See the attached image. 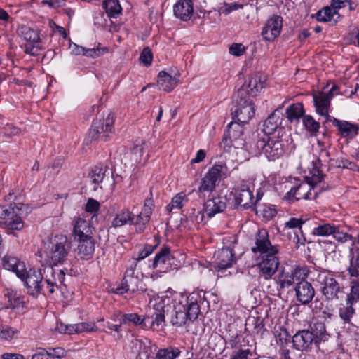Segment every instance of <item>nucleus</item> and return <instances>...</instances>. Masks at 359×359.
<instances>
[{
    "mask_svg": "<svg viewBox=\"0 0 359 359\" xmlns=\"http://www.w3.org/2000/svg\"><path fill=\"white\" fill-rule=\"evenodd\" d=\"M291 271L292 272V275L295 279V280L299 282L302 280H306L309 273V269L307 266H297L295 267H290Z\"/></svg>",
    "mask_w": 359,
    "mask_h": 359,
    "instance_id": "864d4df0",
    "label": "nucleus"
},
{
    "mask_svg": "<svg viewBox=\"0 0 359 359\" xmlns=\"http://www.w3.org/2000/svg\"><path fill=\"white\" fill-rule=\"evenodd\" d=\"M102 7L109 18H117L122 11L118 0H104Z\"/></svg>",
    "mask_w": 359,
    "mask_h": 359,
    "instance_id": "37998d69",
    "label": "nucleus"
},
{
    "mask_svg": "<svg viewBox=\"0 0 359 359\" xmlns=\"http://www.w3.org/2000/svg\"><path fill=\"white\" fill-rule=\"evenodd\" d=\"M265 81V76L260 73L249 76L246 82L238 89L237 96H256L264 88Z\"/></svg>",
    "mask_w": 359,
    "mask_h": 359,
    "instance_id": "4468645a",
    "label": "nucleus"
},
{
    "mask_svg": "<svg viewBox=\"0 0 359 359\" xmlns=\"http://www.w3.org/2000/svg\"><path fill=\"white\" fill-rule=\"evenodd\" d=\"M310 333L315 337V341L319 344L321 341L328 340L329 334L326 332L325 325L322 322H316L311 326Z\"/></svg>",
    "mask_w": 359,
    "mask_h": 359,
    "instance_id": "79ce46f5",
    "label": "nucleus"
},
{
    "mask_svg": "<svg viewBox=\"0 0 359 359\" xmlns=\"http://www.w3.org/2000/svg\"><path fill=\"white\" fill-rule=\"evenodd\" d=\"M297 300L303 305H307L313 300L316 292L312 284L306 280L298 282L294 287Z\"/></svg>",
    "mask_w": 359,
    "mask_h": 359,
    "instance_id": "412c9836",
    "label": "nucleus"
},
{
    "mask_svg": "<svg viewBox=\"0 0 359 359\" xmlns=\"http://www.w3.org/2000/svg\"><path fill=\"white\" fill-rule=\"evenodd\" d=\"M346 3H348L351 11L354 10L356 7V4L352 0H332L331 6L339 10L344 7Z\"/></svg>",
    "mask_w": 359,
    "mask_h": 359,
    "instance_id": "680f3d73",
    "label": "nucleus"
},
{
    "mask_svg": "<svg viewBox=\"0 0 359 359\" xmlns=\"http://www.w3.org/2000/svg\"><path fill=\"white\" fill-rule=\"evenodd\" d=\"M72 224V236L75 241L93 238L95 229L89 222L80 217H74Z\"/></svg>",
    "mask_w": 359,
    "mask_h": 359,
    "instance_id": "f3484780",
    "label": "nucleus"
},
{
    "mask_svg": "<svg viewBox=\"0 0 359 359\" xmlns=\"http://www.w3.org/2000/svg\"><path fill=\"white\" fill-rule=\"evenodd\" d=\"M278 247L273 245L269 238V233L266 229H259L255 236V246L252 248L255 253L259 252L262 255L271 253V248Z\"/></svg>",
    "mask_w": 359,
    "mask_h": 359,
    "instance_id": "a878e982",
    "label": "nucleus"
},
{
    "mask_svg": "<svg viewBox=\"0 0 359 359\" xmlns=\"http://www.w3.org/2000/svg\"><path fill=\"white\" fill-rule=\"evenodd\" d=\"M292 344L294 348L301 351H308L311 350L313 346H318L315 341V337L310 333L309 330L298 331L292 337Z\"/></svg>",
    "mask_w": 359,
    "mask_h": 359,
    "instance_id": "a211bd4d",
    "label": "nucleus"
},
{
    "mask_svg": "<svg viewBox=\"0 0 359 359\" xmlns=\"http://www.w3.org/2000/svg\"><path fill=\"white\" fill-rule=\"evenodd\" d=\"M203 302V298L197 292H193L187 296L182 305L185 307L189 321L196 320L200 313V304Z\"/></svg>",
    "mask_w": 359,
    "mask_h": 359,
    "instance_id": "b1692460",
    "label": "nucleus"
},
{
    "mask_svg": "<svg viewBox=\"0 0 359 359\" xmlns=\"http://www.w3.org/2000/svg\"><path fill=\"white\" fill-rule=\"evenodd\" d=\"M328 120L337 128L340 135L344 137L354 138L358 133L359 127L356 124L346 121L339 120L334 117L329 116Z\"/></svg>",
    "mask_w": 359,
    "mask_h": 359,
    "instance_id": "c85d7f7f",
    "label": "nucleus"
},
{
    "mask_svg": "<svg viewBox=\"0 0 359 359\" xmlns=\"http://www.w3.org/2000/svg\"><path fill=\"white\" fill-rule=\"evenodd\" d=\"M249 149L253 156L263 154L269 161H275L283 156L286 144L278 133L277 135H263L252 144Z\"/></svg>",
    "mask_w": 359,
    "mask_h": 359,
    "instance_id": "f03ea898",
    "label": "nucleus"
},
{
    "mask_svg": "<svg viewBox=\"0 0 359 359\" xmlns=\"http://www.w3.org/2000/svg\"><path fill=\"white\" fill-rule=\"evenodd\" d=\"M1 261L5 269L14 272L18 278L24 277L23 272L26 271V267L23 262L15 257L8 255H5Z\"/></svg>",
    "mask_w": 359,
    "mask_h": 359,
    "instance_id": "2f4dec72",
    "label": "nucleus"
},
{
    "mask_svg": "<svg viewBox=\"0 0 359 359\" xmlns=\"http://www.w3.org/2000/svg\"><path fill=\"white\" fill-rule=\"evenodd\" d=\"M231 194L233 195L234 205L247 209L255 205V197L250 184L241 183L233 189Z\"/></svg>",
    "mask_w": 359,
    "mask_h": 359,
    "instance_id": "9b49d317",
    "label": "nucleus"
},
{
    "mask_svg": "<svg viewBox=\"0 0 359 359\" xmlns=\"http://www.w3.org/2000/svg\"><path fill=\"white\" fill-rule=\"evenodd\" d=\"M178 263L175 257L170 253L169 247L165 246L156 255L151 267L159 271L166 272L167 271L176 269Z\"/></svg>",
    "mask_w": 359,
    "mask_h": 359,
    "instance_id": "f8f14e48",
    "label": "nucleus"
},
{
    "mask_svg": "<svg viewBox=\"0 0 359 359\" xmlns=\"http://www.w3.org/2000/svg\"><path fill=\"white\" fill-rule=\"evenodd\" d=\"M222 168L220 164H215L202 178L198 192H196L200 197H201V195L205 197V192L211 193L215 190L217 182L221 177Z\"/></svg>",
    "mask_w": 359,
    "mask_h": 359,
    "instance_id": "ddd939ff",
    "label": "nucleus"
},
{
    "mask_svg": "<svg viewBox=\"0 0 359 359\" xmlns=\"http://www.w3.org/2000/svg\"><path fill=\"white\" fill-rule=\"evenodd\" d=\"M249 355H252L250 349H240L231 354V359H248Z\"/></svg>",
    "mask_w": 359,
    "mask_h": 359,
    "instance_id": "338daca9",
    "label": "nucleus"
},
{
    "mask_svg": "<svg viewBox=\"0 0 359 359\" xmlns=\"http://www.w3.org/2000/svg\"><path fill=\"white\" fill-rule=\"evenodd\" d=\"M114 123V115L109 114L104 120H94L89 130V137L91 140L106 142L109 140L110 134L113 133Z\"/></svg>",
    "mask_w": 359,
    "mask_h": 359,
    "instance_id": "9d476101",
    "label": "nucleus"
},
{
    "mask_svg": "<svg viewBox=\"0 0 359 359\" xmlns=\"http://www.w3.org/2000/svg\"><path fill=\"white\" fill-rule=\"evenodd\" d=\"M335 225L330 223L318 224L312 229L311 234L317 236H329L334 232Z\"/></svg>",
    "mask_w": 359,
    "mask_h": 359,
    "instance_id": "09e8293b",
    "label": "nucleus"
},
{
    "mask_svg": "<svg viewBox=\"0 0 359 359\" xmlns=\"http://www.w3.org/2000/svg\"><path fill=\"white\" fill-rule=\"evenodd\" d=\"M48 352V356L54 359H61L62 357L65 356V351L61 347L57 348H46Z\"/></svg>",
    "mask_w": 359,
    "mask_h": 359,
    "instance_id": "052dcab7",
    "label": "nucleus"
},
{
    "mask_svg": "<svg viewBox=\"0 0 359 359\" xmlns=\"http://www.w3.org/2000/svg\"><path fill=\"white\" fill-rule=\"evenodd\" d=\"M1 331V340H11L15 334L18 333V330L4 325H2Z\"/></svg>",
    "mask_w": 359,
    "mask_h": 359,
    "instance_id": "13d9d810",
    "label": "nucleus"
},
{
    "mask_svg": "<svg viewBox=\"0 0 359 359\" xmlns=\"http://www.w3.org/2000/svg\"><path fill=\"white\" fill-rule=\"evenodd\" d=\"M320 160L313 161L312 168L309 169V174L305 177L306 182L293 187L287 191L284 198L290 202L301 199H316L319 194L327 189V186L320 185V182L325 176L319 169Z\"/></svg>",
    "mask_w": 359,
    "mask_h": 359,
    "instance_id": "f257e3e1",
    "label": "nucleus"
},
{
    "mask_svg": "<svg viewBox=\"0 0 359 359\" xmlns=\"http://www.w3.org/2000/svg\"><path fill=\"white\" fill-rule=\"evenodd\" d=\"M168 298L170 299V302L168 304V311H165L164 315L165 313L168 315L170 311V323L172 325L176 327H181L189 320L185 307L182 305V301L175 303L173 302L172 299ZM165 310H167V306L165 308Z\"/></svg>",
    "mask_w": 359,
    "mask_h": 359,
    "instance_id": "dca6fc26",
    "label": "nucleus"
},
{
    "mask_svg": "<svg viewBox=\"0 0 359 359\" xmlns=\"http://www.w3.org/2000/svg\"><path fill=\"white\" fill-rule=\"evenodd\" d=\"M55 330L59 333L73 334L83 332H95L97 328L95 323H80L73 325H65L61 322L57 323Z\"/></svg>",
    "mask_w": 359,
    "mask_h": 359,
    "instance_id": "4be33fe9",
    "label": "nucleus"
},
{
    "mask_svg": "<svg viewBox=\"0 0 359 359\" xmlns=\"http://www.w3.org/2000/svg\"><path fill=\"white\" fill-rule=\"evenodd\" d=\"M348 271L351 276L359 277V255L351 259Z\"/></svg>",
    "mask_w": 359,
    "mask_h": 359,
    "instance_id": "bf43d9fd",
    "label": "nucleus"
},
{
    "mask_svg": "<svg viewBox=\"0 0 359 359\" xmlns=\"http://www.w3.org/2000/svg\"><path fill=\"white\" fill-rule=\"evenodd\" d=\"M173 11L177 18L183 21L189 20L194 13L192 0H178L174 5Z\"/></svg>",
    "mask_w": 359,
    "mask_h": 359,
    "instance_id": "7c9ffc66",
    "label": "nucleus"
},
{
    "mask_svg": "<svg viewBox=\"0 0 359 359\" xmlns=\"http://www.w3.org/2000/svg\"><path fill=\"white\" fill-rule=\"evenodd\" d=\"M154 203L150 198L146 199L144 207L139 215L136 217L133 224L135 226V231L138 233L144 231L146 226L149 224L153 211Z\"/></svg>",
    "mask_w": 359,
    "mask_h": 359,
    "instance_id": "5701e85b",
    "label": "nucleus"
},
{
    "mask_svg": "<svg viewBox=\"0 0 359 359\" xmlns=\"http://www.w3.org/2000/svg\"><path fill=\"white\" fill-rule=\"evenodd\" d=\"M279 120L280 118L276 114V111L270 114L264 122V135H276L274 133L276 131L279 124L280 123Z\"/></svg>",
    "mask_w": 359,
    "mask_h": 359,
    "instance_id": "ea45409f",
    "label": "nucleus"
},
{
    "mask_svg": "<svg viewBox=\"0 0 359 359\" xmlns=\"http://www.w3.org/2000/svg\"><path fill=\"white\" fill-rule=\"evenodd\" d=\"M24 277L20 278L25 284L29 294L37 297L40 294H46V282H43V276L40 270L29 269L23 272Z\"/></svg>",
    "mask_w": 359,
    "mask_h": 359,
    "instance_id": "0eeeda50",
    "label": "nucleus"
},
{
    "mask_svg": "<svg viewBox=\"0 0 359 359\" xmlns=\"http://www.w3.org/2000/svg\"><path fill=\"white\" fill-rule=\"evenodd\" d=\"M69 49L70 53L72 55H83L92 58L100 57L108 52V48L107 47H100V43L97 44L96 48H86L74 43H70Z\"/></svg>",
    "mask_w": 359,
    "mask_h": 359,
    "instance_id": "bb28decb",
    "label": "nucleus"
},
{
    "mask_svg": "<svg viewBox=\"0 0 359 359\" xmlns=\"http://www.w3.org/2000/svg\"><path fill=\"white\" fill-rule=\"evenodd\" d=\"M50 269L51 273L53 275V279L46 278L45 280V282L46 284L48 292L49 294H53L55 292V288H59L58 283H60V284H62L64 283L65 273L64 272L63 270L56 271L53 270L52 267L50 268Z\"/></svg>",
    "mask_w": 359,
    "mask_h": 359,
    "instance_id": "4c0bfd02",
    "label": "nucleus"
},
{
    "mask_svg": "<svg viewBox=\"0 0 359 359\" xmlns=\"http://www.w3.org/2000/svg\"><path fill=\"white\" fill-rule=\"evenodd\" d=\"M316 18L319 22L333 21L334 23H337L340 18V15L338 10L330 5V6H326L320 10L316 14Z\"/></svg>",
    "mask_w": 359,
    "mask_h": 359,
    "instance_id": "c9c22d12",
    "label": "nucleus"
},
{
    "mask_svg": "<svg viewBox=\"0 0 359 359\" xmlns=\"http://www.w3.org/2000/svg\"><path fill=\"white\" fill-rule=\"evenodd\" d=\"M17 33L20 37L31 43H37L40 40L38 32L26 25L18 27Z\"/></svg>",
    "mask_w": 359,
    "mask_h": 359,
    "instance_id": "a19ab883",
    "label": "nucleus"
},
{
    "mask_svg": "<svg viewBox=\"0 0 359 359\" xmlns=\"http://www.w3.org/2000/svg\"><path fill=\"white\" fill-rule=\"evenodd\" d=\"M234 101L236 104L235 109L232 111L233 121L245 124L255 115L254 104L249 97L246 96H234Z\"/></svg>",
    "mask_w": 359,
    "mask_h": 359,
    "instance_id": "6e6552de",
    "label": "nucleus"
},
{
    "mask_svg": "<svg viewBox=\"0 0 359 359\" xmlns=\"http://www.w3.org/2000/svg\"><path fill=\"white\" fill-rule=\"evenodd\" d=\"M345 301L348 304H353L359 302V280H353L351 281L350 292L347 294Z\"/></svg>",
    "mask_w": 359,
    "mask_h": 359,
    "instance_id": "3c124183",
    "label": "nucleus"
},
{
    "mask_svg": "<svg viewBox=\"0 0 359 359\" xmlns=\"http://www.w3.org/2000/svg\"><path fill=\"white\" fill-rule=\"evenodd\" d=\"M140 283L139 277L123 278L121 285L116 288L114 292L117 294H123L128 292H135L138 290Z\"/></svg>",
    "mask_w": 359,
    "mask_h": 359,
    "instance_id": "e433bc0d",
    "label": "nucleus"
},
{
    "mask_svg": "<svg viewBox=\"0 0 359 359\" xmlns=\"http://www.w3.org/2000/svg\"><path fill=\"white\" fill-rule=\"evenodd\" d=\"M135 215L128 208L121 209L115 215L111 222V226L114 228L123 226L126 224H133Z\"/></svg>",
    "mask_w": 359,
    "mask_h": 359,
    "instance_id": "72a5a7b5",
    "label": "nucleus"
},
{
    "mask_svg": "<svg viewBox=\"0 0 359 359\" xmlns=\"http://www.w3.org/2000/svg\"><path fill=\"white\" fill-rule=\"evenodd\" d=\"M24 204L21 203H11L0 207V218L8 220L7 226L10 230H21L24 223L21 219L23 214Z\"/></svg>",
    "mask_w": 359,
    "mask_h": 359,
    "instance_id": "423d86ee",
    "label": "nucleus"
},
{
    "mask_svg": "<svg viewBox=\"0 0 359 359\" xmlns=\"http://www.w3.org/2000/svg\"><path fill=\"white\" fill-rule=\"evenodd\" d=\"M304 113V107L302 103L297 102L290 105L286 109L287 118L291 122L303 116Z\"/></svg>",
    "mask_w": 359,
    "mask_h": 359,
    "instance_id": "c03bdc74",
    "label": "nucleus"
},
{
    "mask_svg": "<svg viewBox=\"0 0 359 359\" xmlns=\"http://www.w3.org/2000/svg\"><path fill=\"white\" fill-rule=\"evenodd\" d=\"M170 299L168 297L164 298H158L155 300V304H153V308L149 309L147 315L142 318L141 316L137 313H128L123 316V322H130L135 325H141L144 320L149 323L151 326L154 327H161L164 323V313L165 312V308L167 306V311H168V304Z\"/></svg>",
    "mask_w": 359,
    "mask_h": 359,
    "instance_id": "7ed1b4c3",
    "label": "nucleus"
},
{
    "mask_svg": "<svg viewBox=\"0 0 359 359\" xmlns=\"http://www.w3.org/2000/svg\"><path fill=\"white\" fill-rule=\"evenodd\" d=\"M312 311L313 313H317L322 311L323 314L324 315V318H331L333 314L330 312L328 309H324V304L323 302L318 299H316L313 303Z\"/></svg>",
    "mask_w": 359,
    "mask_h": 359,
    "instance_id": "4d7b16f0",
    "label": "nucleus"
},
{
    "mask_svg": "<svg viewBox=\"0 0 359 359\" xmlns=\"http://www.w3.org/2000/svg\"><path fill=\"white\" fill-rule=\"evenodd\" d=\"M333 88L327 93H321L319 95H313V102L316 112L321 116L325 118V122H330L329 107L330 105V100L332 97V90Z\"/></svg>",
    "mask_w": 359,
    "mask_h": 359,
    "instance_id": "393cba45",
    "label": "nucleus"
},
{
    "mask_svg": "<svg viewBox=\"0 0 359 359\" xmlns=\"http://www.w3.org/2000/svg\"><path fill=\"white\" fill-rule=\"evenodd\" d=\"M76 253L77 257L82 260H90L93 257L95 250V241L94 238L82 239L77 241Z\"/></svg>",
    "mask_w": 359,
    "mask_h": 359,
    "instance_id": "c756f323",
    "label": "nucleus"
},
{
    "mask_svg": "<svg viewBox=\"0 0 359 359\" xmlns=\"http://www.w3.org/2000/svg\"><path fill=\"white\" fill-rule=\"evenodd\" d=\"M306 222H312V221L310 219L304 220L301 218L291 217L287 222L285 223V227L290 229L298 228L300 231H302V226ZM301 233H302V231H301Z\"/></svg>",
    "mask_w": 359,
    "mask_h": 359,
    "instance_id": "5fc2aeb1",
    "label": "nucleus"
},
{
    "mask_svg": "<svg viewBox=\"0 0 359 359\" xmlns=\"http://www.w3.org/2000/svg\"><path fill=\"white\" fill-rule=\"evenodd\" d=\"M241 123L232 121L227 126L226 133L224 134L223 141L229 146L238 147L243 146V139L240 137L243 134V129Z\"/></svg>",
    "mask_w": 359,
    "mask_h": 359,
    "instance_id": "aec40b11",
    "label": "nucleus"
},
{
    "mask_svg": "<svg viewBox=\"0 0 359 359\" xmlns=\"http://www.w3.org/2000/svg\"><path fill=\"white\" fill-rule=\"evenodd\" d=\"M283 27V18L274 15L269 19L262 29V36L264 40L272 41L280 34Z\"/></svg>",
    "mask_w": 359,
    "mask_h": 359,
    "instance_id": "6ab92c4d",
    "label": "nucleus"
},
{
    "mask_svg": "<svg viewBox=\"0 0 359 359\" xmlns=\"http://www.w3.org/2000/svg\"><path fill=\"white\" fill-rule=\"evenodd\" d=\"M226 208V199L222 196H215L208 199L203 204V210L208 218L222 212Z\"/></svg>",
    "mask_w": 359,
    "mask_h": 359,
    "instance_id": "cd10ccee",
    "label": "nucleus"
},
{
    "mask_svg": "<svg viewBox=\"0 0 359 359\" xmlns=\"http://www.w3.org/2000/svg\"><path fill=\"white\" fill-rule=\"evenodd\" d=\"M5 296L8 298V305L7 307H19L24 306L25 301L23 297L18 293L17 291L13 290H8Z\"/></svg>",
    "mask_w": 359,
    "mask_h": 359,
    "instance_id": "49530a36",
    "label": "nucleus"
},
{
    "mask_svg": "<svg viewBox=\"0 0 359 359\" xmlns=\"http://www.w3.org/2000/svg\"><path fill=\"white\" fill-rule=\"evenodd\" d=\"M140 60L145 65H151L152 61V53L149 48H145L143 49L140 55Z\"/></svg>",
    "mask_w": 359,
    "mask_h": 359,
    "instance_id": "69168bd1",
    "label": "nucleus"
},
{
    "mask_svg": "<svg viewBox=\"0 0 359 359\" xmlns=\"http://www.w3.org/2000/svg\"><path fill=\"white\" fill-rule=\"evenodd\" d=\"M295 282L292 272L290 267L281 268L277 278V284L279 290H283L292 286Z\"/></svg>",
    "mask_w": 359,
    "mask_h": 359,
    "instance_id": "f704fd0d",
    "label": "nucleus"
},
{
    "mask_svg": "<svg viewBox=\"0 0 359 359\" xmlns=\"http://www.w3.org/2000/svg\"><path fill=\"white\" fill-rule=\"evenodd\" d=\"M278 252V247L271 248V253L262 255L260 261L256 265L259 274L265 280L271 279L279 267L280 260L276 255Z\"/></svg>",
    "mask_w": 359,
    "mask_h": 359,
    "instance_id": "1a4fd4ad",
    "label": "nucleus"
},
{
    "mask_svg": "<svg viewBox=\"0 0 359 359\" xmlns=\"http://www.w3.org/2000/svg\"><path fill=\"white\" fill-rule=\"evenodd\" d=\"M100 203L95 199L89 198L86 205V211L87 212L94 213L98 211Z\"/></svg>",
    "mask_w": 359,
    "mask_h": 359,
    "instance_id": "774afa93",
    "label": "nucleus"
},
{
    "mask_svg": "<svg viewBox=\"0 0 359 359\" xmlns=\"http://www.w3.org/2000/svg\"><path fill=\"white\" fill-rule=\"evenodd\" d=\"M191 193L186 196L182 192L177 194L172 198L171 202L166 206V210L171 212L174 209H181L184 205V203L188 201L187 197Z\"/></svg>",
    "mask_w": 359,
    "mask_h": 359,
    "instance_id": "8fccbe9b",
    "label": "nucleus"
},
{
    "mask_svg": "<svg viewBox=\"0 0 359 359\" xmlns=\"http://www.w3.org/2000/svg\"><path fill=\"white\" fill-rule=\"evenodd\" d=\"M50 248L48 252L49 264L57 266L64 264L68 259L72 243L67 236L62 234L55 235L50 239Z\"/></svg>",
    "mask_w": 359,
    "mask_h": 359,
    "instance_id": "20e7f679",
    "label": "nucleus"
},
{
    "mask_svg": "<svg viewBox=\"0 0 359 359\" xmlns=\"http://www.w3.org/2000/svg\"><path fill=\"white\" fill-rule=\"evenodd\" d=\"M205 213L203 209L197 212H196L195 209H193V212L189 216L188 219L195 224H205L206 223Z\"/></svg>",
    "mask_w": 359,
    "mask_h": 359,
    "instance_id": "6e6d98bb",
    "label": "nucleus"
},
{
    "mask_svg": "<svg viewBox=\"0 0 359 359\" xmlns=\"http://www.w3.org/2000/svg\"><path fill=\"white\" fill-rule=\"evenodd\" d=\"M245 52V48L242 43H233L229 47V53L234 56H241Z\"/></svg>",
    "mask_w": 359,
    "mask_h": 359,
    "instance_id": "0e129e2a",
    "label": "nucleus"
},
{
    "mask_svg": "<svg viewBox=\"0 0 359 359\" xmlns=\"http://www.w3.org/2000/svg\"><path fill=\"white\" fill-rule=\"evenodd\" d=\"M354 304H348L345 301L344 304H341L339 308V316L343 321L344 324H351L354 326H357L352 323V318L355 313V309L353 307Z\"/></svg>",
    "mask_w": 359,
    "mask_h": 359,
    "instance_id": "58836bf2",
    "label": "nucleus"
},
{
    "mask_svg": "<svg viewBox=\"0 0 359 359\" xmlns=\"http://www.w3.org/2000/svg\"><path fill=\"white\" fill-rule=\"evenodd\" d=\"M302 122L306 130L311 134L317 133L320 128L319 122L316 121L311 115L304 116Z\"/></svg>",
    "mask_w": 359,
    "mask_h": 359,
    "instance_id": "603ef678",
    "label": "nucleus"
},
{
    "mask_svg": "<svg viewBox=\"0 0 359 359\" xmlns=\"http://www.w3.org/2000/svg\"><path fill=\"white\" fill-rule=\"evenodd\" d=\"M179 76L177 74L171 76L164 71L158 73V86L160 90L170 92L177 86Z\"/></svg>",
    "mask_w": 359,
    "mask_h": 359,
    "instance_id": "473e14b6",
    "label": "nucleus"
},
{
    "mask_svg": "<svg viewBox=\"0 0 359 359\" xmlns=\"http://www.w3.org/2000/svg\"><path fill=\"white\" fill-rule=\"evenodd\" d=\"M333 237L339 242L344 243L351 240L352 236L347 233L339 231V227L335 226L334 232L332 233Z\"/></svg>",
    "mask_w": 359,
    "mask_h": 359,
    "instance_id": "e2e57ef3",
    "label": "nucleus"
},
{
    "mask_svg": "<svg viewBox=\"0 0 359 359\" xmlns=\"http://www.w3.org/2000/svg\"><path fill=\"white\" fill-rule=\"evenodd\" d=\"M316 280L322 295L327 301L339 299V294L343 292V288L333 274L328 271H320Z\"/></svg>",
    "mask_w": 359,
    "mask_h": 359,
    "instance_id": "39448f33",
    "label": "nucleus"
},
{
    "mask_svg": "<svg viewBox=\"0 0 359 359\" xmlns=\"http://www.w3.org/2000/svg\"><path fill=\"white\" fill-rule=\"evenodd\" d=\"M235 263L236 257L233 248L224 247L217 251L214 268L218 272V276H222L226 269L231 267Z\"/></svg>",
    "mask_w": 359,
    "mask_h": 359,
    "instance_id": "2eb2a0df",
    "label": "nucleus"
},
{
    "mask_svg": "<svg viewBox=\"0 0 359 359\" xmlns=\"http://www.w3.org/2000/svg\"><path fill=\"white\" fill-rule=\"evenodd\" d=\"M181 353V351L174 346L161 348L156 353L157 359H176Z\"/></svg>",
    "mask_w": 359,
    "mask_h": 359,
    "instance_id": "de8ad7c7",
    "label": "nucleus"
},
{
    "mask_svg": "<svg viewBox=\"0 0 359 359\" xmlns=\"http://www.w3.org/2000/svg\"><path fill=\"white\" fill-rule=\"evenodd\" d=\"M107 170V166L102 164L97 165L92 168L88 176L94 184H98L102 182Z\"/></svg>",
    "mask_w": 359,
    "mask_h": 359,
    "instance_id": "a18cd8bd",
    "label": "nucleus"
}]
</instances>
